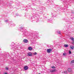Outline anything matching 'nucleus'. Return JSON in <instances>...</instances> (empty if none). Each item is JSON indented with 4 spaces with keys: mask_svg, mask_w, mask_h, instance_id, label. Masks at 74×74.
<instances>
[{
    "mask_svg": "<svg viewBox=\"0 0 74 74\" xmlns=\"http://www.w3.org/2000/svg\"><path fill=\"white\" fill-rule=\"evenodd\" d=\"M51 51H52V50L51 49H47V53H51Z\"/></svg>",
    "mask_w": 74,
    "mask_h": 74,
    "instance_id": "obj_1",
    "label": "nucleus"
},
{
    "mask_svg": "<svg viewBox=\"0 0 74 74\" xmlns=\"http://www.w3.org/2000/svg\"><path fill=\"white\" fill-rule=\"evenodd\" d=\"M23 42H24V43H27V42H28V40L27 39H24L23 40Z\"/></svg>",
    "mask_w": 74,
    "mask_h": 74,
    "instance_id": "obj_2",
    "label": "nucleus"
},
{
    "mask_svg": "<svg viewBox=\"0 0 74 74\" xmlns=\"http://www.w3.org/2000/svg\"><path fill=\"white\" fill-rule=\"evenodd\" d=\"M27 56H32V53L29 52L28 53Z\"/></svg>",
    "mask_w": 74,
    "mask_h": 74,
    "instance_id": "obj_3",
    "label": "nucleus"
},
{
    "mask_svg": "<svg viewBox=\"0 0 74 74\" xmlns=\"http://www.w3.org/2000/svg\"><path fill=\"white\" fill-rule=\"evenodd\" d=\"M24 69L25 70H27L28 69V66H24Z\"/></svg>",
    "mask_w": 74,
    "mask_h": 74,
    "instance_id": "obj_4",
    "label": "nucleus"
},
{
    "mask_svg": "<svg viewBox=\"0 0 74 74\" xmlns=\"http://www.w3.org/2000/svg\"><path fill=\"white\" fill-rule=\"evenodd\" d=\"M50 71L52 73H54V72H56V71H57V70L56 69H53L52 70H51Z\"/></svg>",
    "mask_w": 74,
    "mask_h": 74,
    "instance_id": "obj_5",
    "label": "nucleus"
},
{
    "mask_svg": "<svg viewBox=\"0 0 74 74\" xmlns=\"http://www.w3.org/2000/svg\"><path fill=\"white\" fill-rule=\"evenodd\" d=\"M67 70L69 72H71L72 71V69L71 68H69Z\"/></svg>",
    "mask_w": 74,
    "mask_h": 74,
    "instance_id": "obj_6",
    "label": "nucleus"
},
{
    "mask_svg": "<svg viewBox=\"0 0 74 74\" xmlns=\"http://www.w3.org/2000/svg\"><path fill=\"white\" fill-rule=\"evenodd\" d=\"M71 40L72 41H74V38L72 37H71L70 38Z\"/></svg>",
    "mask_w": 74,
    "mask_h": 74,
    "instance_id": "obj_7",
    "label": "nucleus"
},
{
    "mask_svg": "<svg viewBox=\"0 0 74 74\" xmlns=\"http://www.w3.org/2000/svg\"><path fill=\"white\" fill-rule=\"evenodd\" d=\"M28 49L29 50V51H32V47H29L28 48Z\"/></svg>",
    "mask_w": 74,
    "mask_h": 74,
    "instance_id": "obj_8",
    "label": "nucleus"
},
{
    "mask_svg": "<svg viewBox=\"0 0 74 74\" xmlns=\"http://www.w3.org/2000/svg\"><path fill=\"white\" fill-rule=\"evenodd\" d=\"M70 48H71V49H74V46L73 45L71 46Z\"/></svg>",
    "mask_w": 74,
    "mask_h": 74,
    "instance_id": "obj_9",
    "label": "nucleus"
},
{
    "mask_svg": "<svg viewBox=\"0 0 74 74\" xmlns=\"http://www.w3.org/2000/svg\"><path fill=\"white\" fill-rule=\"evenodd\" d=\"M68 45L65 44L64 45V47H66V48H67V47H68Z\"/></svg>",
    "mask_w": 74,
    "mask_h": 74,
    "instance_id": "obj_10",
    "label": "nucleus"
},
{
    "mask_svg": "<svg viewBox=\"0 0 74 74\" xmlns=\"http://www.w3.org/2000/svg\"><path fill=\"white\" fill-rule=\"evenodd\" d=\"M62 73H67V71H64L63 72H62Z\"/></svg>",
    "mask_w": 74,
    "mask_h": 74,
    "instance_id": "obj_11",
    "label": "nucleus"
},
{
    "mask_svg": "<svg viewBox=\"0 0 74 74\" xmlns=\"http://www.w3.org/2000/svg\"><path fill=\"white\" fill-rule=\"evenodd\" d=\"M33 54L34 55H37V53L36 52H35V53H33Z\"/></svg>",
    "mask_w": 74,
    "mask_h": 74,
    "instance_id": "obj_12",
    "label": "nucleus"
},
{
    "mask_svg": "<svg viewBox=\"0 0 74 74\" xmlns=\"http://www.w3.org/2000/svg\"><path fill=\"white\" fill-rule=\"evenodd\" d=\"M66 55H67V54L66 53H64L63 54V56H66Z\"/></svg>",
    "mask_w": 74,
    "mask_h": 74,
    "instance_id": "obj_13",
    "label": "nucleus"
},
{
    "mask_svg": "<svg viewBox=\"0 0 74 74\" xmlns=\"http://www.w3.org/2000/svg\"><path fill=\"white\" fill-rule=\"evenodd\" d=\"M52 69H56V67L55 66H53L52 67Z\"/></svg>",
    "mask_w": 74,
    "mask_h": 74,
    "instance_id": "obj_14",
    "label": "nucleus"
},
{
    "mask_svg": "<svg viewBox=\"0 0 74 74\" xmlns=\"http://www.w3.org/2000/svg\"><path fill=\"white\" fill-rule=\"evenodd\" d=\"M71 62L72 63H74V60H72L71 61Z\"/></svg>",
    "mask_w": 74,
    "mask_h": 74,
    "instance_id": "obj_15",
    "label": "nucleus"
},
{
    "mask_svg": "<svg viewBox=\"0 0 74 74\" xmlns=\"http://www.w3.org/2000/svg\"><path fill=\"white\" fill-rule=\"evenodd\" d=\"M5 69L8 70V67H6Z\"/></svg>",
    "mask_w": 74,
    "mask_h": 74,
    "instance_id": "obj_16",
    "label": "nucleus"
},
{
    "mask_svg": "<svg viewBox=\"0 0 74 74\" xmlns=\"http://www.w3.org/2000/svg\"><path fill=\"white\" fill-rule=\"evenodd\" d=\"M57 33H58V34H60V32H57Z\"/></svg>",
    "mask_w": 74,
    "mask_h": 74,
    "instance_id": "obj_17",
    "label": "nucleus"
},
{
    "mask_svg": "<svg viewBox=\"0 0 74 74\" xmlns=\"http://www.w3.org/2000/svg\"><path fill=\"white\" fill-rule=\"evenodd\" d=\"M72 44H73V45H74V42H72Z\"/></svg>",
    "mask_w": 74,
    "mask_h": 74,
    "instance_id": "obj_18",
    "label": "nucleus"
},
{
    "mask_svg": "<svg viewBox=\"0 0 74 74\" xmlns=\"http://www.w3.org/2000/svg\"><path fill=\"white\" fill-rule=\"evenodd\" d=\"M69 54H71V52L70 51H69Z\"/></svg>",
    "mask_w": 74,
    "mask_h": 74,
    "instance_id": "obj_19",
    "label": "nucleus"
},
{
    "mask_svg": "<svg viewBox=\"0 0 74 74\" xmlns=\"http://www.w3.org/2000/svg\"><path fill=\"white\" fill-rule=\"evenodd\" d=\"M8 21V20L5 21V22H7Z\"/></svg>",
    "mask_w": 74,
    "mask_h": 74,
    "instance_id": "obj_20",
    "label": "nucleus"
},
{
    "mask_svg": "<svg viewBox=\"0 0 74 74\" xmlns=\"http://www.w3.org/2000/svg\"><path fill=\"white\" fill-rule=\"evenodd\" d=\"M4 74H8L7 73H5Z\"/></svg>",
    "mask_w": 74,
    "mask_h": 74,
    "instance_id": "obj_21",
    "label": "nucleus"
},
{
    "mask_svg": "<svg viewBox=\"0 0 74 74\" xmlns=\"http://www.w3.org/2000/svg\"><path fill=\"white\" fill-rule=\"evenodd\" d=\"M38 74H41L40 73H39Z\"/></svg>",
    "mask_w": 74,
    "mask_h": 74,
    "instance_id": "obj_22",
    "label": "nucleus"
}]
</instances>
